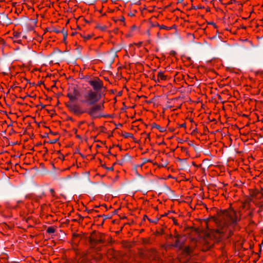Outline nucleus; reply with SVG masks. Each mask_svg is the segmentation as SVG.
I'll return each instance as SVG.
<instances>
[{"label":"nucleus","mask_w":263,"mask_h":263,"mask_svg":"<svg viewBox=\"0 0 263 263\" xmlns=\"http://www.w3.org/2000/svg\"><path fill=\"white\" fill-rule=\"evenodd\" d=\"M218 217L214 216L211 217V218L217 224L220 229L216 230V233L219 234H223L225 232L223 230V228L227 225V220H229L231 224L236 225L239 220L235 211L234 210H227L225 211H220L218 213Z\"/></svg>","instance_id":"f257e3e1"},{"label":"nucleus","mask_w":263,"mask_h":263,"mask_svg":"<svg viewBox=\"0 0 263 263\" xmlns=\"http://www.w3.org/2000/svg\"><path fill=\"white\" fill-rule=\"evenodd\" d=\"M90 106L91 107L87 110H84L81 109L78 104L69 102L66 104V106L68 109L76 115H80L87 112L92 118H100L103 116L100 113L104 107L103 104H95Z\"/></svg>","instance_id":"f03ea898"},{"label":"nucleus","mask_w":263,"mask_h":263,"mask_svg":"<svg viewBox=\"0 0 263 263\" xmlns=\"http://www.w3.org/2000/svg\"><path fill=\"white\" fill-rule=\"evenodd\" d=\"M101 92L94 91L89 90L84 95V99L81 101L82 103H86L87 105H92L96 104L102 97Z\"/></svg>","instance_id":"7ed1b4c3"},{"label":"nucleus","mask_w":263,"mask_h":263,"mask_svg":"<svg viewBox=\"0 0 263 263\" xmlns=\"http://www.w3.org/2000/svg\"><path fill=\"white\" fill-rule=\"evenodd\" d=\"M180 236L177 235L175 236L176 240L175 244H172V246L178 248L182 251L184 255L187 257L188 256L191 257L192 250L189 246H184L183 242L181 241L179 239Z\"/></svg>","instance_id":"20e7f679"},{"label":"nucleus","mask_w":263,"mask_h":263,"mask_svg":"<svg viewBox=\"0 0 263 263\" xmlns=\"http://www.w3.org/2000/svg\"><path fill=\"white\" fill-rule=\"evenodd\" d=\"M89 84L92 87L94 91L101 92V89L103 87L102 81L97 78L90 82Z\"/></svg>","instance_id":"39448f33"},{"label":"nucleus","mask_w":263,"mask_h":263,"mask_svg":"<svg viewBox=\"0 0 263 263\" xmlns=\"http://www.w3.org/2000/svg\"><path fill=\"white\" fill-rule=\"evenodd\" d=\"M81 96L80 91L76 87H73L72 93H69L67 95V97L69 98L71 102L77 100Z\"/></svg>","instance_id":"423d86ee"},{"label":"nucleus","mask_w":263,"mask_h":263,"mask_svg":"<svg viewBox=\"0 0 263 263\" xmlns=\"http://www.w3.org/2000/svg\"><path fill=\"white\" fill-rule=\"evenodd\" d=\"M116 56H117L116 53H115L114 54H113L112 55L109 54V55H107V57L106 58V62L108 65V66L109 67H111V65L114 63V58Z\"/></svg>","instance_id":"0eeeda50"},{"label":"nucleus","mask_w":263,"mask_h":263,"mask_svg":"<svg viewBox=\"0 0 263 263\" xmlns=\"http://www.w3.org/2000/svg\"><path fill=\"white\" fill-rule=\"evenodd\" d=\"M2 16L0 17L3 21V24L8 25L11 24V20L8 17V15L4 13H2Z\"/></svg>","instance_id":"6e6552de"},{"label":"nucleus","mask_w":263,"mask_h":263,"mask_svg":"<svg viewBox=\"0 0 263 263\" xmlns=\"http://www.w3.org/2000/svg\"><path fill=\"white\" fill-rule=\"evenodd\" d=\"M145 255L148 258H152L154 259L156 258V252L154 250H149L146 253Z\"/></svg>","instance_id":"1a4fd4ad"},{"label":"nucleus","mask_w":263,"mask_h":263,"mask_svg":"<svg viewBox=\"0 0 263 263\" xmlns=\"http://www.w3.org/2000/svg\"><path fill=\"white\" fill-rule=\"evenodd\" d=\"M178 160H179V161H180L182 163V167L181 168V169H184V168H185L186 167H189V165H188V164L186 162V159H180V158H178Z\"/></svg>","instance_id":"9d476101"},{"label":"nucleus","mask_w":263,"mask_h":263,"mask_svg":"<svg viewBox=\"0 0 263 263\" xmlns=\"http://www.w3.org/2000/svg\"><path fill=\"white\" fill-rule=\"evenodd\" d=\"M152 128H154V127H156V128H157L160 132H164L166 130V128H164V127H161L160 126H159V125L156 124L155 123H153L152 124Z\"/></svg>","instance_id":"9b49d317"},{"label":"nucleus","mask_w":263,"mask_h":263,"mask_svg":"<svg viewBox=\"0 0 263 263\" xmlns=\"http://www.w3.org/2000/svg\"><path fill=\"white\" fill-rule=\"evenodd\" d=\"M25 20L29 21V23H31L34 27L36 25L37 22V19H29L28 17H26Z\"/></svg>","instance_id":"f8f14e48"},{"label":"nucleus","mask_w":263,"mask_h":263,"mask_svg":"<svg viewBox=\"0 0 263 263\" xmlns=\"http://www.w3.org/2000/svg\"><path fill=\"white\" fill-rule=\"evenodd\" d=\"M25 25H26L27 30L31 31V30H33L34 26H32V25L31 23H26Z\"/></svg>","instance_id":"ddd939ff"},{"label":"nucleus","mask_w":263,"mask_h":263,"mask_svg":"<svg viewBox=\"0 0 263 263\" xmlns=\"http://www.w3.org/2000/svg\"><path fill=\"white\" fill-rule=\"evenodd\" d=\"M158 76L162 80H165L166 79V77L163 74V72L161 71L159 72Z\"/></svg>","instance_id":"4468645a"},{"label":"nucleus","mask_w":263,"mask_h":263,"mask_svg":"<svg viewBox=\"0 0 263 263\" xmlns=\"http://www.w3.org/2000/svg\"><path fill=\"white\" fill-rule=\"evenodd\" d=\"M130 160L131 157L128 154H126L124 157L122 159V161H129Z\"/></svg>","instance_id":"2eb2a0df"},{"label":"nucleus","mask_w":263,"mask_h":263,"mask_svg":"<svg viewBox=\"0 0 263 263\" xmlns=\"http://www.w3.org/2000/svg\"><path fill=\"white\" fill-rule=\"evenodd\" d=\"M83 79L87 82H88L90 84V82H91L92 80L90 78V76H86L83 78Z\"/></svg>","instance_id":"dca6fc26"},{"label":"nucleus","mask_w":263,"mask_h":263,"mask_svg":"<svg viewBox=\"0 0 263 263\" xmlns=\"http://www.w3.org/2000/svg\"><path fill=\"white\" fill-rule=\"evenodd\" d=\"M54 232H55V229L52 227H48L47 230V232L48 233H53Z\"/></svg>","instance_id":"f3484780"},{"label":"nucleus","mask_w":263,"mask_h":263,"mask_svg":"<svg viewBox=\"0 0 263 263\" xmlns=\"http://www.w3.org/2000/svg\"><path fill=\"white\" fill-rule=\"evenodd\" d=\"M96 27L97 28H99V29H101L102 31H105L106 30V28H107V27L106 26H100L99 24H97L96 25Z\"/></svg>","instance_id":"a211bd4d"},{"label":"nucleus","mask_w":263,"mask_h":263,"mask_svg":"<svg viewBox=\"0 0 263 263\" xmlns=\"http://www.w3.org/2000/svg\"><path fill=\"white\" fill-rule=\"evenodd\" d=\"M123 136L127 138H128V137H130V138H134V137H133V135L132 134H130V133H125Z\"/></svg>","instance_id":"6ab92c4d"},{"label":"nucleus","mask_w":263,"mask_h":263,"mask_svg":"<svg viewBox=\"0 0 263 263\" xmlns=\"http://www.w3.org/2000/svg\"><path fill=\"white\" fill-rule=\"evenodd\" d=\"M90 241L91 242H94L95 243H102V242H103V240L101 239H91Z\"/></svg>","instance_id":"aec40b11"},{"label":"nucleus","mask_w":263,"mask_h":263,"mask_svg":"<svg viewBox=\"0 0 263 263\" xmlns=\"http://www.w3.org/2000/svg\"><path fill=\"white\" fill-rule=\"evenodd\" d=\"M151 161L147 158H144L143 159V163L142 164H141L140 165H139L140 167H142V166L146 162H151Z\"/></svg>","instance_id":"412c9836"},{"label":"nucleus","mask_w":263,"mask_h":263,"mask_svg":"<svg viewBox=\"0 0 263 263\" xmlns=\"http://www.w3.org/2000/svg\"><path fill=\"white\" fill-rule=\"evenodd\" d=\"M159 218H155V219H153V220H151L150 219H148V220L151 222H154V223H157L158 220H159Z\"/></svg>","instance_id":"4be33fe9"},{"label":"nucleus","mask_w":263,"mask_h":263,"mask_svg":"<svg viewBox=\"0 0 263 263\" xmlns=\"http://www.w3.org/2000/svg\"><path fill=\"white\" fill-rule=\"evenodd\" d=\"M158 26L160 27V29H165L167 30L170 29V28H168L164 25L160 26L158 24Z\"/></svg>","instance_id":"5701e85b"},{"label":"nucleus","mask_w":263,"mask_h":263,"mask_svg":"<svg viewBox=\"0 0 263 263\" xmlns=\"http://www.w3.org/2000/svg\"><path fill=\"white\" fill-rule=\"evenodd\" d=\"M58 141H59V138H57V139H55L54 140L49 141V143H51V144H53V143H56Z\"/></svg>","instance_id":"b1692460"},{"label":"nucleus","mask_w":263,"mask_h":263,"mask_svg":"<svg viewBox=\"0 0 263 263\" xmlns=\"http://www.w3.org/2000/svg\"><path fill=\"white\" fill-rule=\"evenodd\" d=\"M51 174V176L54 178V179H57V175L56 174V173L55 172H53V173H50Z\"/></svg>","instance_id":"393cba45"},{"label":"nucleus","mask_w":263,"mask_h":263,"mask_svg":"<svg viewBox=\"0 0 263 263\" xmlns=\"http://www.w3.org/2000/svg\"><path fill=\"white\" fill-rule=\"evenodd\" d=\"M192 8L194 9H203V8H204V7L203 6H193Z\"/></svg>","instance_id":"a878e982"},{"label":"nucleus","mask_w":263,"mask_h":263,"mask_svg":"<svg viewBox=\"0 0 263 263\" xmlns=\"http://www.w3.org/2000/svg\"><path fill=\"white\" fill-rule=\"evenodd\" d=\"M102 216H103V217H104V219H107V218H111V216H110V215H102Z\"/></svg>","instance_id":"bb28decb"},{"label":"nucleus","mask_w":263,"mask_h":263,"mask_svg":"<svg viewBox=\"0 0 263 263\" xmlns=\"http://www.w3.org/2000/svg\"><path fill=\"white\" fill-rule=\"evenodd\" d=\"M167 164H168V162L167 161H165L163 163H162L161 164V166L165 167Z\"/></svg>","instance_id":"cd10ccee"},{"label":"nucleus","mask_w":263,"mask_h":263,"mask_svg":"<svg viewBox=\"0 0 263 263\" xmlns=\"http://www.w3.org/2000/svg\"><path fill=\"white\" fill-rule=\"evenodd\" d=\"M165 189H166L167 191H170V192H171V193H173V191L172 190H171V189H170L168 186H166V185H165Z\"/></svg>","instance_id":"c85d7f7f"},{"label":"nucleus","mask_w":263,"mask_h":263,"mask_svg":"<svg viewBox=\"0 0 263 263\" xmlns=\"http://www.w3.org/2000/svg\"><path fill=\"white\" fill-rule=\"evenodd\" d=\"M67 35H68V34H67V33H64V34H63V35H64V39H63V40H64V42H65V41H66V38H67Z\"/></svg>","instance_id":"c756f323"},{"label":"nucleus","mask_w":263,"mask_h":263,"mask_svg":"<svg viewBox=\"0 0 263 263\" xmlns=\"http://www.w3.org/2000/svg\"><path fill=\"white\" fill-rule=\"evenodd\" d=\"M60 33H62L63 34L65 33H67V31H65L64 28H63L62 30H60Z\"/></svg>","instance_id":"7c9ffc66"},{"label":"nucleus","mask_w":263,"mask_h":263,"mask_svg":"<svg viewBox=\"0 0 263 263\" xmlns=\"http://www.w3.org/2000/svg\"><path fill=\"white\" fill-rule=\"evenodd\" d=\"M106 169L107 170H108V171H113L114 170V167H113V166H111V167H106Z\"/></svg>","instance_id":"2f4dec72"},{"label":"nucleus","mask_w":263,"mask_h":263,"mask_svg":"<svg viewBox=\"0 0 263 263\" xmlns=\"http://www.w3.org/2000/svg\"><path fill=\"white\" fill-rule=\"evenodd\" d=\"M177 140L178 141V142H179V143H183V142L185 141H184L182 139H180V138H178Z\"/></svg>","instance_id":"473e14b6"},{"label":"nucleus","mask_w":263,"mask_h":263,"mask_svg":"<svg viewBox=\"0 0 263 263\" xmlns=\"http://www.w3.org/2000/svg\"><path fill=\"white\" fill-rule=\"evenodd\" d=\"M176 52H175V51H174V50H172V51H171V52H170V54H171V55H175V54H176Z\"/></svg>","instance_id":"72a5a7b5"},{"label":"nucleus","mask_w":263,"mask_h":263,"mask_svg":"<svg viewBox=\"0 0 263 263\" xmlns=\"http://www.w3.org/2000/svg\"><path fill=\"white\" fill-rule=\"evenodd\" d=\"M85 40L89 39L91 37L90 35H88L86 37H83Z\"/></svg>","instance_id":"f704fd0d"},{"label":"nucleus","mask_w":263,"mask_h":263,"mask_svg":"<svg viewBox=\"0 0 263 263\" xmlns=\"http://www.w3.org/2000/svg\"><path fill=\"white\" fill-rule=\"evenodd\" d=\"M52 31L55 32H56V33H60V30H59L58 29H54V28L53 29Z\"/></svg>","instance_id":"c9c22d12"},{"label":"nucleus","mask_w":263,"mask_h":263,"mask_svg":"<svg viewBox=\"0 0 263 263\" xmlns=\"http://www.w3.org/2000/svg\"><path fill=\"white\" fill-rule=\"evenodd\" d=\"M50 193L52 194L53 196H54L53 193L54 192V190L53 189H50Z\"/></svg>","instance_id":"e433bc0d"},{"label":"nucleus","mask_w":263,"mask_h":263,"mask_svg":"<svg viewBox=\"0 0 263 263\" xmlns=\"http://www.w3.org/2000/svg\"><path fill=\"white\" fill-rule=\"evenodd\" d=\"M189 145H190L191 146H194V143H193V141H190L189 143Z\"/></svg>","instance_id":"4c0bfd02"},{"label":"nucleus","mask_w":263,"mask_h":263,"mask_svg":"<svg viewBox=\"0 0 263 263\" xmlns=\"http://www.w3.org/2000/svg\"><path fill=\"white\" fill-rule=\"evenodd\" d=\"M208 24L213 25L215 28L216 27V26L214 22H209Z\"/></svg>","instance_id":"58836bf2"},{"label":"nucleus","mask_w":263,"mask_h":263,"mask_svg":"<svg viewBox=\"0 0 263 263\" xmlns=\"http://www.w3.org/2000/svg\"><path fill=\"white\" fill-rule=\"evenodd\" d=\"M20 35H21V33H16L15 34V36L16 37H18L20 36Z\"/></svg>","instance_id":"ea45409f"},{"label":"nucleus","mask_w":263,"mask_h":263,"mask_svg":"<svg viewBox=\"0 0 263 263\" xmlns=\"http://www.w3.org/2000/svg\"><path fill=\"white\" fill-rule=\"evenodd\" d=\"M120 20L122 22H124L125 21V18L123 17V16H121V18L120 19Z\"/></svg>","instance_id":"a19ab883"},{"label":"nucleus","mask_w":263,"mask_h":263,"mask_svg":"<svg viewBox=\"0 0 263 263\" xmlns=\"http://www.w3.org/2000/svg\"><path fill=\"white\" fill-rule=\"evenodd\" d=\"M192 165H193L194 166H196V167H199V166H201V165H199V166H198V165H197L195 163V162H192Z\"/></svg>","instance_id":"79ce46f5"},{"label":"nucleus","mask_w":263,"mask_h":263,"mask_svg":"<svg viewBox=\"0 0 263 263\" xmlns=\"http://www.w3.org/2000/svg\"><path fill=\"white\" fill-rule=\"evenodd\" d=\"M76 50H77V51L78 53L79 54H80V53H81V51H80V49H79L78 48H76Z\"/></svg>","instance_id":"37998d69"},{"label":"nucleus","mask_w":263,"mask_h":263,"mask_svg":"<svg viewBox=\"0 0 263 263\" xmlns=\"http://www.w3.org/2000/svg\"><path fill=\"white\" fill-rule=\"evenodd\" d=\"M93 212V210H88V212L89 213H91V212ZM94 212H98V211H94Z\"/></svg>","instance_id":"c03bdc74"},{"label":"nucleus","mask_w":263,"mask_h":263,"mask_svg":"<svg viewBox=\"0 0 263 263\" xmlns=\"http://www.w3.org/2000/svg\"><path fill=\"white\" fill-rule=\"evenodd\" d=\"M31 170H36L37 172H38V171H39V168H38L37 167H34L32 168H31Z\"/></svg>","instance_id":"a18cd8bd"},{"label":"nucleus","mask_w":263,"mask_h":263,"mask_svg":"<svg viewBox=\"0 0 263 263\" xmlns=\"http://www.w3.org/2000/svg\"><path fill=\"white\" fill-rule=\"evenodd\" d=\"M136 28H137V27H136V25H133V26L132 27V30H134V29H136Z\"/></svg>","instance_id":"49530a36"},{"label":"nucleus","mask_w":263,"mask_h":263,"mask_svg":"<svg viewBox=\"0 0 263 263\" xmlns=\"http://www.w3.org/2000/svg\"><path fill=\"white\" fill-rule=\"evenodd\" d=\"M180 127H185V123H183V124H182L180 125Z\"/></svg>","instance_id":"de8ad7c7"},{"label":"nucleus","mask_w":263,"mask_h":263,"mask_svg":"<svg viewBox=\"0 0 263 263\" xmlns=\"http://www.w3.org/2000/svg\"><path fill=\"white\" fill-rule=\"evenodd\" d=\"M43 84H44V83H43V81H40L38 83V85H41Z\"/></svg>","instance_id":"09e8293b"},{"label":"nucleus","mask_w":263,"mask_h":263,"mask_svg":"<svg viewBox=\"0 0 263 263\" xmlns=\"http://www.w3.org/2000/svg\"><path fill=\"white\" fill-rule=\"evenodd\" d=\"M50 133L53 135H57V133H53L52 132V131H50Z\"/></svg>","instance_id":"8fccbe9b"},{"label":"nucleus","mask_w":263,"mask_h":263,"mask_svg":"<svg viewBox=\"0 0 263 263\" xmlns=\"http://www.w3.org/2000/svg\"><path fill=\"white\" fill-rule=\"evenodd\" d=\"M128 15L130 16H134V14L132 13V12H130L128 13Z\"/></svg>","instance_id":"3c124183"},{"label":"nucleus","mask_w":263,"mask_h":263,"mask_svg":"<svg viewBox=\"0 0 263 263\" xmlns=\"http://www.w3.org/2000/svg\"><path fill=\"white\" fill-rule=\"evenodd\" d=\"M116 126H117V128H118L119 126H120V127L122 126V124H120V123H119Z\"/></svg>","instance_id":"603ef678"},{"label":"nucleus","mask_w":263,"mask_h":263,"mask_svg":"<svg viewBox=\"0 0 263 263\" xmlns=\"http://www.w3.org/2000/svg\"><path fill=\"white\" fill-rule=\"evenodd\" d=\"M40 105H41V106H42V108H45V105H43V104H41V103L40 104Z\"/></svg>","instance_id":"864d4df0"},{"label":"nucleus","mask_w":263,"mask_h":263,"mask_svg":"<svg viewBox=\"0 0 263 263\" xmlns=\"http://www.w3.org/2000/svg\"><path fill=\"white\" fill-rule=\"evenodd\" d=\"M173 221H174V223L175 224H177V223L176 220L175 218H173Z\"/></svg>","instance_id":"5fc2aeb1"},{"label":"nucleus","mask_w":263,"mask_h":263,"mask_svg":"<svg viewBox=\"0 0 263 263\" xmlns=\"http://www.w3.org/2000/svg\"><path fill=\"white\" fill-rule=\"evenodd\" d=\"M252 196H253V197H254L257 198V194H256V193H254V194L252 195Z\"/></svg>","instance_id":"6e6d98bb"},{"label":"nucleus","mask_w":263,"mask_h":263,"mask_svg":"<svg viewBox=\"0 0 263 263\" xmlns=\"http://www.w3.org/2000/svg\"><path fill=\"white\" fill-rule=\"evenodd\" d=\"M146 33L148 34V35H150V32L149 30H147Z\"/></svg>","instance_id":"4d7b16f0"},{"label":"nucleus","mask_w":263,"mask_h":263,"mask_svg":"<svg viewBox=\"0 0 263 263\" xmlns=\"http://www.w3.org/2000/svg\"><path fill=\"white\" fill-rule=\"evenodd\" d=\"M123 162H124V161H122V160H121V161H120V162H119L118 163H119V164H120V165H122Z\"/></svg>","instance_id":"13d9d810"},{"label":"nucleus","mask_w":263,"mask_h":263,"mask_svg":"<svg viewBox=\"0 0 263 263\" xmlns=\"http://www.w3.org/2000/svg\"><path fill=\"white\" fill-rule=\"evenodd\" d=\"M66 179H70V178H71V176H70V175H68V176L66 177Z\"/></svg>","instance_id":"bf43d9fd"},{"label":"nucleus","mask_w":263,"mask_h":263,"mask_svg":"<svg viewBox=\"0 0 263 263\" xmlns=\"http://www.w3.org/2000/svg\"><path fill=\"white\" fill-rule=\"evenodd\" d=\"M147 138H148L149 139H150V134H147Z\"/></svg>","instance_id":"052dcab7"},{"label":"nucleus","mask_w":263,"mask_h":263,"mask_svg":"<svg viewBox=\"0 0 263 263\" xmlns=\"http://www.w3.org/2000/svg\"><path fill=\"white\" fill-rule=\"evenodd\" d=\"M76 33H77V32H72V33H71V35L72 36H73V35H74Z\"/></svg>","instance_id":"680f3d73"},{"label":"nucleus","mask_w":263,"mask_h":263,"mask_svg":"<svg viewBox=\"0 0 263 263\" xmlns=\"http://www.w3.org/2000/svg\"><path fill=\"white\" fill-rule=\"evenodd\" d=\"M197 132V128H195V129H194V130H193V133H195V132Z\"/></svg>","instance_id":"e2e57ef3"},{"label":"nucleus","mask_w":263,"mask_h":263,"mask_svg":"<svg viewBox=\"0 0 263 263\" xmlns=\"http://www.w3.org/2000/svg\"><path fill=\"white\" fill-rule=\"evenodd\" d=\"M137 175L138 176H139V177H140L141 178H143V177L142 176H141V175L139 174H137Z\"/></svg>","instance_id":"0e129e2a"},{"label":"nucleus","mask_w":263,"mask_h":263,"mask_svg":"<svg viewBox=\"0 0 263 263\" xmlns=\"http://www.w3.org/2000/svg\"><path fill=\"white\" fill-rule=\"evenodd\" d=\"M133 139H134V141H135V142H136V143H139V141L136 140L135 139V138H133Z\"/></svg>","instance_id":"69168bd1"},{"label":"nucleus","mask_w":263,"mask_h":263,"mask_svg":"<svg viewBox=\"0 0 263 263\" xmlns=\"http://www.w3.org/2000/svg\"><path fill=\"white\" fill-rule=\"evenodd\" d=\"M43 137H48V134H45V135H44V136H43Z\"/></svg>","instance_id":"338daca9"},{"label":"nucleus","mask_w":263,"mask_h":263,"mask_svg":"<svg viewBox=\"0 0 263 263\" xmlns=\"http://www.w3.org/2000/svg\"><path fill=\"white\" fill-rule=\"evenodd\" d=\"M101 166L104 168H106V166H105V165L104 164H101Z\"/></svg>","instance_id":"774afa93"}]
</instances>
